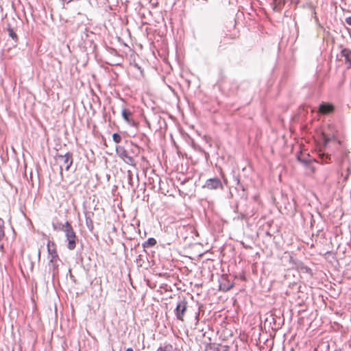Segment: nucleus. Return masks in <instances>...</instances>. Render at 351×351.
<instances>
[{
    "label": "nucleus",
    "instance_id": "f257e3e1",
    "mask_svg": "<svg viewBox=\"0 0 351 351\" xmlns=\"http://www.w3.org/2000/svg\"><path fill=\"white\" fill-rule=\"evenodd\" d=\"M56 159L60 165V173L62 175L63 168L68 171L73 164V154L71 152H66L64 155L57 154Z\"/></svg>",
    "mask_w": 351,
    "mask_h": 351
},
{
    "label": "nucleus",
    "instance_id": "f03ea898",
    "mask_svg": "<svg viewBox=\"0 0 351 351\" xmlns=\"http://www.w3.org/2000/svg\"><path fill=\"white\" fill-rule=\"evenodd\" d=\"M63 232L64 233L66 241L68 243V249L69 250H73L76 247L78 237L71 224H70Z\"/></svg>",
    "mask_w": 351,
    "mask_h": 351
},
{
    "label": "nucleus",
    "instance_id": "7ed1b4c3",
    "mask_svg": "<svg viewBox=\"0 0 351 351\" xmlns=\"http://www.w3.org/2000/svg\"><path fill=\"white\" fill-rule=\"evenodd\" d=\"M188 302L185 298H179L176 308L175 315L178 320L183 321L184 316L187 310Z\"/></svg>",
    "mask_w": 351,
    "mask_h": 351
},
{
    "label": "nucleus",
    "instance_id": "20e7f679",
    "mask_svg": "<svg viewBox=\"0 0 351 351\" xmlns=\"http://www.w3.org/2000/svg\"><path fill=\"white\" fill-rule=\"evenodd\" d=\"M116 152L117 155L128 165L136 166L134 158L130 155L129 152L122 146H117Z\"/></svg>",
    "mask_w": 351,
    "mask_h": 351
},
{
    "label": "nucleus",
    "instance_id": "39448f33",
    "mask_svg": "<svg viewBox=\"0 0 351 351\" xmlns=\"http://www.w3.org/2000/svg\"><path fill=\"white\" fill-rule=\"evenodd\" d=\"M203 187L208 190H216L222 189L223 184L219 178H213L208 179L204 184Z\"/></svg>",
    "mask_w": 351,
    "mask_h": 351
},
{
    "label": "nucleus",
    "instance_id": "423d86ee",
    "mask_svg": "<svg viewBox=\"0 0 351 351\" xmlns=\"http://www.w3.org/2000/svg\"><path fill=\"white\" fill-rule=\"evenodd\" d=\"M61 263L59 257L54 258V256L49 259V273L51 274L52 278H55V277L58 274V267L60 263Z\"/></svg>",
    "mask_w": 351,
    "mask_h": 351
},
{
    "label": "nucleus",
    "instance_id": "0eeeda50",
    "mask_svg": "<svg viewBox=\"0 0 351 351\" xmlns=\"http://www.w3.org/2000/svg\"><path fill=\"white\" fill-rule=\"evenodd\" d=\"M334 106L331 104L322 102L319 106V112L322 114H328L334 111Z\"/></svg>",
    "mask_w": 351,
    "mask_h": 351
},
{
    "label": "nucleus",
    "instance_id": "6e6552de",
    "mask_svg": "<svg viewBox=\"0 0 351 351\" xmlns=\"http://www.w3.org/2000/svg\"><path fill=\"white\" fill-rule=\"evenodd\" d=\"M84 215L86 227L90 232H93L94 229V225L92 220V217L94 215V213L93 212L86 211L84 213Z\"/></svg>",
    "mask_w": 351,
    "mask_h": 351
},
{
    "label": "nucleus",
    "instance_id": "1a4fd4ad",
    "mask_svg": "<svg viewBox=\"0 0 351 351\" xmlns=\"http://www.w3.org/2000/svg\"><path fill=\"white\" fill-rule=\"evenodd\" d=\"M121 115L123 119L130 125H134L135 122L132 118V112L128 109H123L121 111Z\"/></svg>",
    "mask_w": 351,
    "mask_h": 351
},
{
    "label": "nucleus",
    "instance_id": "9d476101",
    "mask_svg": "<svg viewBox=\"0 0 351 351\" xmlns=\"http://www.w3.org/2000/svg\"><path fill=\"white\" fill-rule=\"evenodd\" d=\"M341 54L345 58V62L348 64L347 67H351V50L348 49H343L341 51Z\"/></svg>",
    "mask_w": 351,
    "mask_h": 351
},
{
    "label": "nucleus",
    "instance_id": "9b49d317",
    "mask_svg": "<svg viewBox=\"0 0 351 351\" xmlns=\"http://www.w3.org/2000/svg\"><path fill=\"white\" fill-rule=\"evenodd\" d=\"M70 224L69 221L65 223L56 221L53 223V228L55 230L64 232Z\"/></svg>",
    "mask_w": 351,
    "mask_h": 351
},
{
    "label": "nucleus",
    "instance_id": "f8f14e48",
    "mask_svg": "<svg viewBox=\"0 0 351 351\" xmlns=\"http://www.w3.org/2000/svg\"><path fill=\"white\" fill-rule=\"evenodd\" d=\"M52 246L53 247V248H51V242L50 241H48V243H47V252H48V254H49V258L50 259L51 257H53L54 256V258H58V255L56 252V250L55 249V244L54 243H52Z\"/></svg>",
    "mask_w": 351,
    "mask_h": 351
},
{
    "label": "nucleus",
    "instance_id": "ddd939ff",
    "mask_svg": "<svg viewBox=\"0 0 351 351\" xmlns=\"http://www.w3.org/2000/svg\"><path fill=\"white\" fill-rule=\"evenodd\" d=\"M156 244V240L154 238L150 237L145 241L142 245L143 248H149L154 246Z\"/></svg>",
    "mask_w": 351,
    "mask_h": 351
},
{
    "label": "nucleus",
    "instance_id": "4468645a",
    "mask_svg": "<svg viewBox=\"0 0 351 351\" xmlns=\"http://www.w3.org/2000/svg\"><path fill=\"white\" fill-rule=\"evenodd\" d=\"M7 30L8 32L9 36L14 41L15 43L18 42V36L14 30L10 25H8Z\"/></svg>",
    "mask_w": 351,
    "mask_h": 351
},
{
    "label": "nucleus",
    "instance_id": "2eb2a0df",
    "mask_svg": "<svg viewBox=\"0 0 351 351\" xmlns=\"http://www.w3.org/2000/svg\"><path fill=\"white\" fill-rule=\"evenodd\" d=\"M322 147L325 148L328 143L330 141L331 138L325 134V132L322 133Z\"/></svg>",
    "mask_w": 351,
    "mask_h": 351
},
{
    "label": "nucleus",
    "instance_id": "dca6fc26",
    "mask_svg": "<svg viewBox=\"0 0 351 351\" xmlns=\"http://www.w3.org/2000/svg\"><path fill=\"white\" fill-rule=\"evenodd\" d=\"M134 174L130 170L127 171V180L128 183L131 187H134V181H133Z\"/></svg>",
    "mask_w": 351,
    "mask_h": 351
},
{
    "label": "nucleus",
    "instance_id": "f3484780",
    "mask_svg": "<svg viewBox=\"0 0 351 351\" xmlns=\"http://www.w3.org/2000/svg\"><path fill=\"white\" fill-rule=\"evenodd\" d=\"M298 160L305 165L310 163L312 160L309 156H308L307 157L298 156Z\"/></svg>",
    "mask_w": 351,
    "mask_h": 351
},
{
    "label": "nucleus",
    "instance_id": "a211bd4d",
    "mask_svg": "<svg viewBox=\"0 0 351 351\" xmlns=\"http://www.w3.org/2000/svg\"><path fill=\"white\" fill-rule=\"evenodd\" d=\"M156 351H174L171 345L167 344L164 346H160Z\"/></svg>",
    "mask_w": 351,
    "mask_h": 351
},
{
    "label": "nucleus",
    "instance_id": "6ab92c4d",
    "mask_svg": "<svg viewBox=\"0 0 351 351\" xmlns=\"http://www.w3.org/2000/svg\"><path fill=\"white\" fill-rule=\"evenodd\" d=\"M232 284L228 282V284L220 283V289L223 291H227L232 287Z\"/></svg>",
    "mask_w": 351,
    "mask_h": 351
},
{
    "label": "nucleus",
    "instance_id": "aec40b11",
    "mask_svg": "<svg viewBox=\"0 0 351 351\" xmlns=\"http://www.w3.org/2000/svg\"><path fill=\"white\" fill-rule=\"evenodd\" d=\"M112 140L116 143H119L121 141V136L118 133H114L112 134Z\"/></svg>",
    "mask_w": 351,
    "mask_h": 351
},
{
    "label": "nucleus",
    "instance_id": "412c9836",
    "mask_svg": "<svg viewBox=\"0 0 351 351\" xmlns=\"http://www.w3.org/2000/svg\"><path fill=\"white\" fill-rule=\"evenodd\" d=\"M0 236L4 237L5 232H4V221L0 218Z\"/></svg>",
    "mask_w": 351,
    "mask_h": 351
},
{
    "label": "nucleus",
    "instance_id": "4be33fe9",
    "mask_svg": "<svg viewBox=\"0 0 351 351\" xmlns=\"http://www.w3.org/2000/svg\"><path fill=\"white\" fill-rule=\"evenodd\" d=\"M132 152L134 154L138 153V152H139V147H138L137 145H135V146H134V148L132 149Z\"/></svg>",
    "mask_w": 351,
    "mask_h": 351
},
{
    "label": "nucleus",
    "instance_id": "5701e85b",
    "mask_svg": "<svg viewBox=\"0 0 351 351\" xmlns=\"http://www.w3.org/2000/svg\"><path fill=\"white\" fill-rule=\"evenodd\" d=\"M237 184L241 189L242 191H244L245 190V186L240 183V181L239 180H237Z\"/></svg>",
    "mask_w": 351,
    "mask_h": 351
},
{
    "label": "nucleus",
    "instance_id": "b1692460",
    "mask_svg": "<svg viewBox=\"0 0 351 351\" xmlns=\"http://www.w3.org/2000/svg\"><path fill=\"white\" fill-rule=\"evenodd\" d=\"M346 22L348 25H351V16L347 17V18L346 19Z\"/></svg>",
    "mask_w": 351,
    "mask_h": 351
},
{
    "label": "nucleus",
    "instance_id": "393cba45",
    "mask_svg": "<svg viewBox=\"0 0 351 351\" xmlns=\"http://www.w3.org/2000/svg\"><path fill=\"white\" fill-rule=\"evenodd\" d=\"M304 269H305L306 272H307V273L311 272V269L308 267H304Z\"/></svg>",
    "mask_w": 351,
    "mask_h": 351
},
{
    "label": "nucleus",
    "instance_id": "a878e982",
    "mask_svg": "<svg viewBox=\"0 0 351 351\" xmlns=\"http://www.w3.org/2000/svg\"><path fill=\"white\" fill-rule=\"evenodd\" d=\"M62 3H70L71 1H72L73 0H62Z\"/></svg>",
    "mask_w": 351,
    "mask_h": 351
},
{
    "label": "nucleus",
    "instance_id": "bb28decb",
    "mask_svg": "<svg viewBox=\"0 0 351 351\" xmlns=\"http://www.w3.org/2000/svg\"><path fill=\"white\" fill-rule=\"evenodd\" d=\"M277 1L278 0H274V3L275 4V7H276L278 5ZM274 9H276V8H274Z\"/></svg>",
    "mask_w": 351,
    "mask_h": 351
},
{
    "label": "nucleus",
    "instance_id": "cd10ccee",
    "mask_svg": "<svg viewBox=\"0 0 351 351\" xmlns=\"http://www.w3.org/2000/svg\"><path fill=\"white\" fill-rule=\"evenodd\" d=\"M125 351H134V350H133V349H132V348H127V349H126V350H125Z\"/></svg>",
    "mask_w": 351,
    "mask_h": 351
},
{
    "label": "nucleus",
    "instance_id": "c85d7f7f",
    "mask_svg": "<svg viewBox=\"0 0 351 351\" xmlns=\"http://www.w3.org/2000/svg\"><path fill=\"white\" fill-rule=\"evenodd\" d=\"M3 248V245L0 243V251Z\"/></svg>",
    "mask_w": 351,
    "mask_h": 351
},
{
    "label": "nucleus",
    "instance_id": "c756f323",
    "mask_svg": "<svg viewBox=\"0 0 351 351\" xmlns=\"http://www.w3.org/2000/svg\"><path fill=\"white\" fill-rule=\"evenodd\" d=\"M38 258H40V250H38Z\"/></svg>",
    "mask_w": 351,
    "mask_h": 351
},
{
    "label": "nucleus",
    "instance_id": "7c9ffc66",
    "mask_svg": "<svg viewBox=\"0 0 351 351\" xmlns=\"http://www.w3.org/2000/svg\"><path fill=\"white\" fill-rule=\"evenodd\" d=\"M136 179H137V182L138 181V174H136Z\"/></svg>",
    "mask_w": 351,
    "mask_h": 351
},
{
    "label": "nucleus",
    "instance_id": "2f4dec72",
    "mask_svg": "<svg viewBox=\"0 0 351 351\" xmlns=\"http://www.w3.org/2000/svg\"><path fill=\"white\" fill-rule=\"evenodd\" d=\"M3 238V237L0 236V241L2 240Z\"/></svg>",
    "mask_w": 351,
    "mask_h": 351
}]
</instances>
